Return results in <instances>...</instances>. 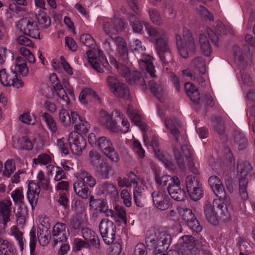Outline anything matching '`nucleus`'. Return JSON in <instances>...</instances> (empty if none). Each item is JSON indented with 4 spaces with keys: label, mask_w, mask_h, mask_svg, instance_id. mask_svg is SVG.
I'll return each instance as SVG.
<instances>
[{
    "label": "nucleus",
    "mask_w": 255,
    "mask_h": 255,
    "mask_svg": "<svg viewBox=\"0 0 255 255\" xmlns=\"http://www.w3.org/2000/svg\"><path fill=\"white\" fill-rule=\"evenodd\" d=\"M178 210L182 220L192 232L198 233L201 232L202 227L195 217L192 210L185 206H181L178 208Z\"/></svg>",
    "instance_id": "obj_9"
},
{
    "label": "nucleus",
    "mask_w": 255,
    "mask_h": 255,
    "mask_svg": "<svg viewBox=\"0 0 255 255\" xmlns=\"http://www.w3.org/2000/svg\"><path fill=\"white\" fill-rule=\"evenodd\" d=\"M98 204V208L101 212L106 214L108 217H113L114 216V210L109 209L107 203L103 200L98 199L96 201Z\"/></svg>",
    "instance_id": "obj_51"
},
{
    "label": "nucleus",
    "mask_w": 255,
    "mask_h": 255,
    "mask_svg": "<svg viewBox=\"0 0 255 255\" xmlns=\"http://www.w3.org/2000/svg\"><path fill=\"white\" fill-rule=\"evenodd\" d=\"M212 126L218 133L221 139L226 140L225 123L221 117L216 116L212 119Z\"/></svg>",
    "instance_id": "obj_28"
},
{
    "label": "nucleus",
    "mask_w": 255,
    "mask_h": 255,
    "mask_svg": "<svg viewBox=\"0 0 255 255\" xmlns=\"http://www.w3.org/2000/svg\"><path fill=\"white\" fill-rule=\"evenodd\" d=\"M69 235L66 225L62 223H57L53 227L51 237L54 241V246L58 243L65 242Z\"/></svg>",
    "instance_id": "obj_18"
},
{
    "label": "nucleus",
    "mask_w": 255,
    "mask_h": 255,
    "mask_svg": "<svg viewBox=\"0 0 255 255\" xmlns=\"http://www.w3.org/2000/svg\"><path fill=\"white\" fill-rule=\"evenodd\" d=\"M11 202L10 200H4L0 203V213L5 224L10 221V206Z\"/></svg>",
    "instance_id": "obj_35"
},
{
    "label": "nucleus",
    "mask_w": 255,
    "mask_h": 255,
    "mask_svg": "<svg viewBox=\"0 0 255 255\" xmlns=\"http://www.w3.org/2000/svg\"><path fill=\"white\" fill-rule=\"evenodd\" d=\"M36 18L39 24L42 27L47 28L50 25V20L46 13L44 11H41L36 14Z\"/></svg>",
    "instance_id": "obj_56"
},
{
    "label": "nucleus",
    "mask_w": 255,
    "mask_h": 255,
    "mask_svg": "<svg viewBox=\"0 0 255 255\" xmlns=\"http://www.w3.org/2000/svg\"><path fill=\"white\" fill-rule=\"evenodd\" d=\"M115 211H114V216L111 217L114 221L119 222L120 224H127V218L126 212L123 207L119 205L116 206Z\"/></svg>",
    "instance_id": "obj_34"
},
{
    "label": "nucleus",
    "mask_w": 255,
    "mask_h": 255,
    "mask_svg": "<svg viewBox=\"0 0 255 255\" xmlns=\"http://www.w3.org/2000/svg\"><path fill=\"white\" fill-rule=\"evenodd\" d=\"M158 114L164 122L166 128L168 130L170 133L178 140L179 134V128L180 127L179 121L175 117L163 119L165 115L160 110L158 111Z\"/></svg>",
    "instance_id": "obj_19"
},
{
    "label": "nucleus",
    "mask_w": 255,
    "mask_h": 255,
    "mask_svg": "<svg viewBox=\"0 0 255 255\" xmlns=\"http://www.w3.org/2000/svg\"><path fill=\"white\" fill-rule=\"evenodd\" d=\"M192 64L195 68L198 69L201 74L205 73V62L202 57H197L195 58L192 61Z\"/></svg>",
    "instance_id": "obj_55"
},
{
    "label": "nucleus",
    "mask_w": 255,
    "mask_h": 255,
    "mask_svg": "<svg viewBox=\"0 0 255 255\" xmlns=\"http://www.w3.org/2000/svg\"><path fill=\"white\" fill-rule=\"evenodd\" d=\"M180 180L178 183L174 182L169 186H167V191L172 198L176 201H182L186 198V194L183 189L180 186Z\"/></svg>",
    "instance_id": "obj_25"
},
{
    "label": "nucleus",
    "mask_w": 255,
    "mask_h": 255,
    "mask_svg": "<svg viewBox=\"0 0 255 255\" xmlns=\"http://www.w3.org/2000/svg\"><path fill=\"white\" fill-rule=\"evenodd\" d=\"M99 230L104 242L110 245L115 239L116 227L114 223L107 219L101 220L99 225Z\"/></svg>",
    "instance_id": "obj_12"
},
{
    "label": "nucleus",
    "mask_w": 255,
    "mask_h": 255,
    "mask_svg": "<svg viewBox=\"0 0 255 255\" xmlns=\"http://www.w3.org/2000/svg\"><path fill=\"white\" fill-rule=\"evenodd\" d=\"M116 44L117 46V50L120 57L123 61L128 59V51L127 44L125 41L121 37L116 38Z\"/></svg>",
    "instance_id": "obj_33"
},
{
    "label": "nucleus",
    "mask_w": 255,
    "mask_h": 255,
    "mask_svg": "<svg viewBox=\"0 0 255 255\" xmlns=\"http://www.w3.org/2000/svg\"><path fill=\"white\" fill-rule=\"evenodd\" d=\"M86 55L89 63L97 72H103L101 65L107 69H108L109 64L102 51L98 50L94 52L92 50H89L86 52Z\"/></svg>",
    "instance_id": "obj_10"
},
{
    "label": "nucleus",
    "mask_w": 255,
    "mask_h": 255,
    "mask_svg": "<svg viewBox=\"0 0 255 255\" xmlns=\"http://www.w3.org/2000/svg\"><path fill=\"white\" fill-rule=\"evenodd\" d=\"M234 139L238 146V149L242 150L245 149L248 144L247 139L243 133L240 130L236 129L234 131Z\"/></svg>",
    "instance_id": "obj_37"
},
{
    "label": "nucleus",
    "mask_w": 255,
    "mask_h": 255,
    "mask_svg": "<svg viewBox=\"0 0 255 255\" xmlns=\"http://www.w3.org/2000/svg\"><path fill=\"white\" fill-rule=\"evenodd\" d=\"M48 172L52 174V171H55L56 174L54 180L56 181H59L62 179H66V176L63 170L59 166H54L52 165H49L46 166Z\"/></svg>",
    "instance_id": "obj_42"
},
{
    "label": "nucleus",
    "mask_w": 255,
    "mask_h": 255,
    "mask_svg": "<svg viewBox=\"0 0 255 255\" xmlns=\"http://www.w3.org/2000/svg\"><path fill=\"white\" fill-rule=\"evenodd\" d=\"M185 183L187 191L202 186L198 178L192 175H189L186 178Z\"/></svg>",
    "instance_id": "obj_43"
},
{
    "label": "nucleus",
    "mask_w": 255,
    "mask_h": 255,
    "mask_svg": "<svg viewBox=\"0 0 255 255\" xmlns=\"http://www.w3.org/2000/svg\"><path fill=\"white\" fill-rule=\"evenodd\" d=\"M124 28V22L119 18L108 19L104 22L103 25L105 33L112 38H113V36L117 35L118 32L121 31Z\"/></svg>",
    "instance_id": "obj_17"
},
{
    "label": "nucleus",
    "mask_w": 255,
    "mask_h": 255,
    "mask_svg": "<svg viewBox=\"0 0 255 255\" xmlns=\"http://www.w3.org/2000/svg\"><path fill=\"white\" fill-rule=\"evenodd\" d=\"M107 82L111 91L116 96L126 99L129 98V92L127 85L120 82L113 76L108 77Z\"/></svg>",
    "instance_id": "obj_15"
},
{
    "label": "nucleus",
    "mask_w": 255,
    "mask_h": 255,
    "mask_svg": "<svg viewBox=\"0 0 255 255\" xmlns=\"http://www.w3.org/2000/svg\"><path fill=\"white\" fill-rule=\"evenodd\" d=\"M81 42L87 47L93 48L96 44L94 38L89 34H83L80 36Z\"/></svg>",
    "instance_id": "obj_60"
},
{
    "label": "nucleus",
    "mask_w": 255,
    "mask_h": 255,
    "mask_svg": "<svg viewBox=\"0 0 255 255\" xmlns=\"http://www.w3.org/2000/svg\"><path fill=\"white\" fill-rule=\"evenodd\" d=\"M209 184L215 195L223 200H224L226 196L225 189L222 182L216 176H211L208 180Z\"/></svg>",
    "instance_id": "obj_23"
},
{
    "label": "nucleus",
    "mask_w": 255,
    "mask_h": 255,
    "mask_svg": "<svg viewBox=\"0 0 255 255\" xmlns=\"http://www.w3.org/2000/svg\"><path fill=\"white\" fill-rule=\"evenodd\" d=\"M148 13L150 20L155 24L160 25L162 23L161 15L158 10L154 8H150L148 10Z\"/></svg>",
    "instance_id": "obj_50"
},
{
    "label": "nucleus",
    "mask_w": 255,
    "mask_h": 255,
    "mask_svg": "<svg viewBox=\"0 0 255 255\" xmlns=\"http://www.w3.org/2000/svg\"><path fill=\"white\" fill-rule=\"evenodd\" d=\"M22 76H26L28 72V68L24 59L21 57H17L15 63L11 66V71L9 73L3 69L0 71V81L5 86H12L16 88L22 87L23 83L17 77V72Z\"/></svg>",
    "instance_id": "obj_4"
},
{
    "label": "nucleus",
    "mask_w": 255,
    "mask_h": 255,
    "mask_svg": "<svg viewBox=\"0 0 255 255\" xmlns=\"http://www.w3.org/2000/svg\"><path fill=\"white\" fill-rule=\"evenodd\" d=\"M196 10L202 18L209 20H213L214 17L212 14L203 6L200 5L199 7L196 8Z\"/></svg>",
    "instance_id": "obj_63"
},
{
    "label": "nucleus",
    "mask_w": 255,
    "mask_h": 255,
    "mask_svg": "<svg viewBox=\"0 0 255 255\" xmlns=\"http://www.w3.org/2000/svg\"><path fill=\"white\" fill-rule=\"evenodd\" d=\"M18 145L15 146V148L31 150L33 148V145L27 136H22L18 139Z\"/></svg>",
    "instance_id": "obj_48"
},
{
    "label": "nucleus",
    "mask_w": 255,
    "mask_h": 255,
    "mask_svg": "<svg viewBox=\"0 0 255 255\" xmlns=\"http://www.w3.org/2000/svg\"><path fill=\"white\" fill-rule=\"evenodd\" d=\"M17 26L25 35L33 38L40 39L39 29L36 22L33 19L22 18L18 22Z\"/></svg>",
    "instance_id": "obj_13"
},
{
    "label": "nucleus",
    "mask_w": 255,
    "mask_h": 255,
    "mask_svg": "<svg viewBox=\"0 0 255 255\" xmlns=\"http://www.w3.org/2000/svg\"><path fill=\"white\" fill-rule=\"evenodd\" d=\"M19 119L22 123L27 125H34L36 123L35 116L29 112L24 113L19 116Z\"/></svg>",
    "instance_id": "obj_47"
},
{
    "label": "nucleus",
    "mask_w": 255,
    "mask_h": 255,
    "mask_svg": "<svg viewBox=\"0 0 255 255\" xmlns=\"http://www.w3.org/2000/svg\"><path fill=\"white\" fill-rule=\"evenodd\" d=\"M68 141L72 152L79 155L86 146V140L82 135L77 131H72L69 135Z\"/></svg>",
    "instance_id": "obj_16"
},
{
    "label": "nucleus",
    "mask_w": 255,
    "mask_h": 255,
    "mask_svg": "<svg viewBox=\"0 0 255 255\" xmlns=\"http://www.w3.org/2000/svg\"><path fill=\"white\" fill-rule=\"evenodd\" d=\"M71 119L74 128L84 133H86L90 128V125L84 118L81 117L76 112L71 111Z\"/></svg>",
    "instance_id": "obj_22"
},
{
    "label": "nucleus",
    "mask_w": 255,
    "mask_h": 255,
    "mask_svg": "<svg viewBox=\"0 0 255 255\" xmlns=\"http://www.w3.org/2000/svg\"><path fill=\"white\" fill-rule=\"evenodd\" d=\"M112 169V167L108 163L106 162L101 163L100 164L99 171L102 178L104 179L109 178V174Z\"/></svg>",
    "instance_id": "obj_62"
},
{
    "label": "nucleus",
    "mask_w": 255,
    "mask_h": 255,
    "mask_svg": "<svg viewBox=\"0 0 255 255\" xmlns=\"http://www.w3.org/2000/svg\"><path fill=\"white\" fill-rule=\"evenodd\" d=\"M209 39L217 44L218 37L211 28H207L205 32L200 34L199 36V45L201 50L203 54L209 56L212 52V48L209 43Z\"/></svg>",
    "instance_id": "obj_11"
},
{
    "label": "nucleus",
    "mask_w": 255,
    "mask_h": 255,
    "mask_svg": "<svg viewBox=\"0 0 255 255\" xmlns=\"http://www.w3.org/2000/svg\"><path fill=\"white\" fill-rule=\"evenodd\" d=\"M0 255H13L12 245L3 239H0Z\"/></svg>",
    "instance_id": "obj_41"
},
{
    "label": "nucleus",
    "mask_w": 255,
    "mask_h": 255,
    "mask_svg": "<svg viewBox=\"0 0 255 255\" xmlns=\"http://www.w3.org/2000/svg\"><path fill=\"white\" fill-rule=\"evenodd\" d=\"M37 178L43 188L46 190H50L52 187L50 184V179L46 177L44 172L42 170L38 171L37 175Z\"/></svg>",
    "instance_id": "obj_44"
},
{
    "label": "nucleus",
    "mask_w": 255,
    "mask_h": 255,
    "mask_svg": "<svg viewBox=\"0 0 255 255\" xmlns=\"http://www.w3.org/2000/svg\"><path fill=\"white\" fill-rule=\"evenodd\" d=\"M11 196L15 204H22L24 200V196L22 193V190L20 188H17L12 192Z\"/></svg>",
    "instance_id": "obj_58"
},
{
    "label": "nucleus",
    "mask_w": 255,
    "mask_h": 255,
    "mask_svg": "<svg viewBox=\"0 0 255 255\" xmlns=\"http://www.w3.org/2000/svg\"><path fill=\"white\" fill-rule=\"evenodd\" d=\"M230 199L225 197L224 200L221 199H214L212 203L207 200L204 206V211L207 220L211 224L216 225L218 223V213L223 216L228 214V206L230 205Z\"/></svg>",
    "instance_id": "obj_5"
},
{
    "label": "nucleus",
    "mask_w": 255,
    "mask_h": 255,
    "mask_svg": "<svg viewBox=\"0 0 255 255\" xmlns=\"http://www.w3.org/2000/svg\"><path fill=\"white\" fill-rule=\"evenodd\" d=\"M99 121L103 126L114 132L127 133L129 129V123L118 110H114L111 115L105 111H101Z\"/></svg>",
    "instance_id": "obj_2"
},
{
    "label": "nucleus",
    "mask_w": 255,
    "mask_h": 255,
    "mask_svg": "<svg viewBox=\"0 0 255 255\" xmlns=\"http://www.w3.org/2000/svg\"><path fill=\"white\" fill-rule=\"evenodd\" d=\"M71 208L77 215L82 214L85 211V205L83 201L74 199L72 201Z\"/></svg>",
    "instance_id": "obj_52"
},
{
    "label": "nucleus",
    "mask_w": 255,
    "mask_h": 255,
    "mask_svg": "<svg viewBox=\"0 0 255 255\" xmlns=\"http://www.w3.org/2000/svg\"><path fill=\"white\" fill-rule=\"evenodd\" d=\"M200 245L191 236L184 235L178 241L179 251L183 255H198Z\"/></svg>",
    "instance_id": "obj_7"
},
{
    "label": "nucleus",
    "mask_w": 255,
    "mask_h": 255,
    "mask_svg": "<svg viewBox=\"0 0 255 255\" xmlns=\"http://www.w3.org/2000/svg\"><path fill=\"white\" fill-rule=\"evenodd\" d=\"M185 90L190 100L195 104H198L200 100L199 93L195 86L191 83L185 84Z\"/></svg>",
    "instance_id": "obj_30"
},
{
    "label": "nucleus",
    "mask_w": 255,
    "mask_h": 255,
    "mask_svg": "<svg viewBox=\"0 0 255 255\" xmlns=\"http://www.w3.org/2000/svg\"><path fill=\"white\" fill-rule=\"evenodd\" d=\"M237 176L239 183L240 196L243 201H246L249 198L247 190L249 181L255 178V173L251 164L248 162L238 161Z\"/></svg>",
    "instance_id": "obj_6"
},
{
    "label": "nucleus",
    "mask_w": 255,
    "mask_h": 255,
    "mask_svg": "<svg viewBox=\"0 0 255 255\" xmlns=\"http://www.w3.org/2000/svg\"><path fill=\"white\" fill-rule=\"evenodd\" d=\"M53 87L57 94L61 98L63 101H65L67 104L69 103V100L68 96L66 95L64 90L62 88V85L60 84L59 81H57L53 85Z\"/></svg>",
    "instance_id": "obj_57"
},
{
    "label": "nucleus",
    "mask_w": 255,
    "mask_h": 255,
    "mask_svg": "<svg viewBox=\"0 0 255 255\" xmlns=\"http://www.w3.org/2000/svg\"><path fill=\"white\" fill-rule=\"evenodd\" d=\"M53 155L52 154L41 153L37 156L36 158L33 159V163L35 164L44 165H51Z\"/></svg>",
    "instance_id": "obj_39"
},
{
    "label": "nucleus",
    "mask_w": 255,
    "mask_h": 255,
    "mask_svg": "<svg viewBox=\"0 0 255 255\" xmlns=\"http://www.w3.org/2000/svg\"><path fill=\"white\" fill-rule=\"evenodd\" d=\"M189 195L191 199L194 201H197L203 196V191L202 186L195 189L188 191Z\"/></svg>",
    "instance_id": "obj_64"
},
{
    "label": "nucleus",
    "mask_w": 255,
    "mask_h": 255,
    "mask_svg": "<svg viewBox=\"0 0 255 255\" xmlns=\"http://www.w3.org/2000/svg\"><path fill=\"white\" fill-rule=\"evenodd\" d=\"M148 85L152 93L157 97L159 101L164 102V88L163 85L156 84L154 80H150Z\"/></svg>",
    "instance_id": "obj_29"
},
{
    "label": "nucleus",
    "mask_w": 255,
    "mask_h": 255,
    "mask_svg": "<svg viewBox=\"0 0 255 255\" xmlns=\"http://www.w3.org/2000/svg\"><path fill=\"white\" fill-rule=\"evenodd\" d=\"M97 145L101 150L111 161L118 162L120 160L118 153L113 146L112 141L105 136H101L98 138Z\"/></svg>",
    "instance_id": "obj_14"
},
{
    "label": "nucleus",
    "mask_w": 255,
    "mask_h": 255,
    "mask_svg": "<svg viewBox=\"0 0 255 255\" xmlns=\"http://www.w3.org/2000/svg\"><path fill=\"white\" fill-rule=\"evenodd\" d=\"M155 181L156 182L161 186H170L173 184L174 182L178 183V177L176 176L172 177L168 175H164L161 176L156 173L155 174Z\"/></svg>",
    "instance_id": "obj_32"
},
{
    "label": "nucleus",
    "mask_w": 255,
    "mask_h": 255,
    "mask_svg": "<svg viewBox=\"0 0 255 255\" xmlns=\"http://www.w3.org/2000/svg\"><path fill=\"white\" fill-rule=\"evenodd\" d=\"M97 193L99 195H105L106 197L116 200L118 197V191L116 186L113 183L105 182L98 184Z\"/></svg>",
    "instance_id": "obj_21"
},
{
    "label": "nucleus",
    "mask_w": 255,
    "mask_h": 255,
    "mask_svg": "<svg viewBox=\"0 0 255 255\" xmlns=\"http://www.w3.org/2000/svg\"><path fill=\"white\" fill-rule=\"evenodd\" d=\"M128 82L130 84H135L142 86L143 88H146V80L138 71H133L131 73L130 77L128 79Z\"/></svg>",
    "instance_id": "obj_36"
},
{
    "label": "nucleus",
    "mask_w": 255,
    "mask_h": 255,
    "mask_svg": "<svg viewBox=\"0 0 255 255\" xmlns=\"http://www.w3.org/2000/svg\"><path fill=\"white\" fill-rule=\"evenodd\" d=\"M127 112L130 120L136 125L140 127L142 126V125H141V118L137 110H132L130 106L128 105Z\"/></svg>",
    "instance_id": "obj_54"
},
{
    "label": "nucleus",
    "mask_w": 255,
    "mask_h": 255,
    "mask_svg": "<svg viewBox=\"0 0 255 255\" xmlns=\"http://www.w3.org/2000/svg\"><path fill=\"white\" fill-rule=\"evenodd\" d=\"M154 205L159 210H166L170 206L169 198L164 191H154L152 193Z\"/></svg>",
    "instance_id": "obj_20"
},
{
    "label": "nucleus",
    "mask_w": 255,
    "mask_h": 255,
    "mask_svg": "<svg viewBox=\"0 0 255 255\" xmlns=\"http://www.w3.org/2000/svg\"><path fill=\"white\" fill-rule=\"evenodd\" d=\"M11 235L13 236L17 241L18 245L21 251L23 250L24 241L23 240V234L16 226H13L10 229Z\"/></svg>",
    "instance_id": "obj_46"
},
{
    "label": "nucleus",
    "mask_w": 255,
    "mask_h": 255,
    "mask_svg": "<svg viewBox=\"0 0 255 255\" xmlns=\"http://www.w3.org/2000/svg\"><path fill=\"white\" fill-rule=\"evenodd\" d=\"M142 60L144 62L146 71L152 78L156 77L154 66L152 62V58L149 55H143Z\"/></svg>",
    "instance_id": "obj_45"
},
{
    "label": "nucleus",
    "mask_w": 255,
    "mask_h": 255,
    "mask_svg": "<svg viewBox=\"0 0 255 255\" xmlns=\"http://www.w3.org/2000/svg\"><path fill=\"white\" fill-rule=\"evenodd\" d=\"M73 188L75 193L83 199H87L90 195V192L89 191L88 186L76 181L74 183Z\"/></svg>",
    "instance_id": "obj_31"
},
{
    "label": "nucleus",
    "mask_w": 255,
    "mask_h": 255,
    "mask_svg": "<svg viewBox=\"0 0 255 255\" xmlns=\"http://www.w3.org/2000/svg\"><path fill=\"white\" fill-rule=\"evenodd\" d=\"M129 20L135 32H140L143 28L142 23L136 18L134 14H129Z\"/></svg>",
    "instance_id": "obj_53"
},
{
    "label": "nucleus",
    "mask_w": 255,
    "mask_h": 255,
    "mask_svg": "<svg viewBox=\"0 0 255 255\" xmlns=\"http://www.w3.org/2000/svg\"><path fill=\"white\" fill-rule=\"evenodd\" d=\"M145 27L151 41L155 44L156 52L162 67L168 71L172 64L173 55L168 45L166 31L161 28L156 29L147 23Z\"/></svg>",
    "instance_id": "obj_1"
},
{
    "label": "nucleus",
    "mask_w": 255,
    "mask_h": 255,
    "mask_svg": "<svg viewBox=\"0 0 255 255\" xmlns=\"http://www.w3.org/2000/svg\"><path fill=\"white\" fill-rule=\"evenodd\" d=\"M171 242V236L163 229L153 227L146 232V244L148 247L153 250L154 255L166 251Z\"/></svg>",
    "instance_id": "obj_3"
},
{
    "label": "nucleus",
    "mask_w": 255,
    "mask_h": 255,
    "mask_svg": "<svg viewBox=\"0 0 255 255\" xmlns=\"http://www.w3.org/2000/svg\"><path fill=\"white\" fill-rule=\"evenodd\" d=\"M41 116L43 121L46 123L49 129L52 132H55L57 130V127L53 117L49 114L45 112L42 113Z\"/></svg>",
    "instance_id": "obj_40"
},
{
    "label": "nucleus",
    "mask_w": 255,
    "mask_h": 255,
    "mask_svg": "<svg viewBox=\"0 0 255 255\" xmlns=\"http://www.w3.org/2000/svg\"><path fill=\"white\" fill-rule=\"evenodd\" d=\"M131 50L135 53H140L145 50V47L142 45L140 40L136 39L130 43Z\"/></svg>",
    "instance_id": "obj_61"
},
{
    "label": "nucleus",
    "mask_w": 255,
    "mask_h": 255,
    "mask_svg": "<svg viewBox=\"0 0 255 255\" xmlns=\"http://www.w3.org/2000/svg\"><path fill=\"white\" fill-rule=\"evenodd\" d=\"M51 235H50V231L47 229H41L38 228L37 231V238L39 244L43 246L47 245L50 241Z\"/></svg>",
    "instance_id": "obj_38"
},
{
    "label": "nucleus",
    "mask_w": 255,
    "mask_h": 255,
    "mask_svg": "<svg viewBox=\"0 0 255 255\" xmlns=\"http://www.w3.org/2000/svg\"><path fill=\"white\" fill-rule=\"evenodd\" d=\"M15 170L14 162L12 160H7L5 163L2 174L5 177H9Z\"/></svg>",
    "instance_id": "obj_59"
},
{
    "label": "nucleus",
    "mask_w": 255,
    "mask_h": 255,
    "mask_svg": "<svg viewBox=\"0 0 255 255\" xmlns=\"http://www.w3.org/2000/svg\"><path fill=\"white\" fill-rule=\"evenodd\" d=\"M118 186L121 187H129L132 185H137L138 184V178L133 172L129 173L127 177L122 178L119 177L117 178Z\"/></svg>",
    "instance_id": "obj_27"
},
{
    "label": "nucleus",
    "mask_w": 255,
    "mask_h": 255,
    "mask_svg": "<svg viewBox=\"0 0 255 255\" xmlns=\"http://www.w3.org/2000/svg\"><path fill=\"white\" fill-rule=\"evenodd\" d=\"M40 188L39 184L33 181L29 182L27 192V198L31 206L36 205L39 198Z\"/></svg>",
    "instance_id": "obj_24"
},
{
    "label": "nucleus",
    "mask_w": 255,
    "mask_h": 255,
    "mask_svg": "<svg viewBox=\"0 0 255 255\" xmlns=\"http://www.w3.org/2000/svg\"><path fill=\"white\" fill-rule=\"evenodd\" d=\"M184 39L185 42L182 41L181 35H176V42L178 52L182 57L187 58L189 57V53L195 52L196 47L194 38L190 33H188L187 37L184 36Z\"/></svg>",
    "instance_id": "obj_8"
},
{
    "label": "nucleus",
    "mask_w": 255,
    "mask_h": 255,
    "mask_svg": "<svg viewBox=\"0 0 255 255\" xmlns=\"http://www.w3.org/2000/svg\"><path fill=\"white\" fill-rule=\"evenodd\" d=\"M76 177V181L90 187H94L97 183L95 177L85 170H80L78 172Z\"/></svg>",
    "instance_id": "obj_26"
},
{
    "label": "nucleus",
    "mask_w": 255,
    "mask_h": 255,
    "mask_svg": "<svg viewBox=\"0 0 255 255\" xmlns=\"http://www.w3.org/2000/svg\"><path fill=\"white\" fill-rule=\"evenodd\" d=\"M59 118L60 122L65 127H69L71 125L72 119L71 115L70 116L68 111L65 109L60 110L59 113Z\"/></svg>",
    "instance_id": "obj_49"
}]
</instances>
